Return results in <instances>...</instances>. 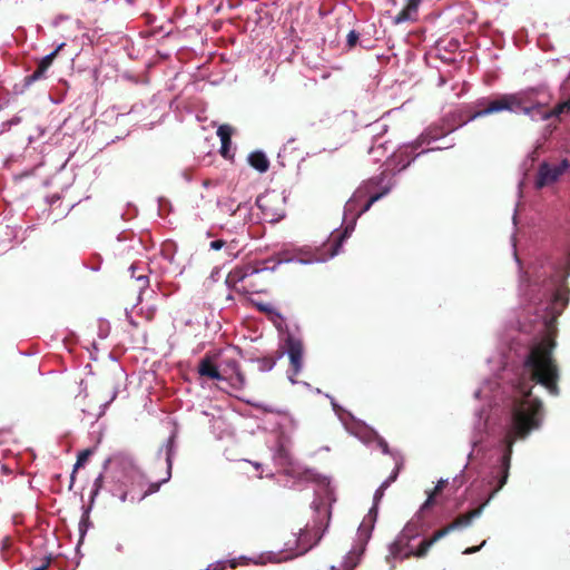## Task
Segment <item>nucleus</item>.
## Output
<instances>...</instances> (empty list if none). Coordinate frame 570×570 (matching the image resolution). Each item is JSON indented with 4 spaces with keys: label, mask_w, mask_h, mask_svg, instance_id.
<instances>
[{
    "label": "nucleus",
    "mask_w": 570,
    "mask_h": 570,
    "mask_svg": "<svg viewBox=\"0 0 570 570\" xmlns=\"http://www.w3.org/2000/svg\"><path fill=\"white\" fill-rule=\"evenodd\" d=\"M225 245H226V243L223 239H215V240L210 242L209 248L213 249V250H219Z\"/></svg>",
    "instance_id": "f704fd0d"
},
{
    "label": "nucleus",
    "mask_w": 570,
    "mask_h": 570,
    "mask_svg": "<svg viewBox=\"0 0 570 570\" xmlns=\"http://www.w3.org/2000/svg\"><path fill=\"white\" fill-rule=\"evenodd\" d=\"M330 570H338L335 566H331Z\"/></svg>",
    "instance_id": "603ef678"
},
{
    "label": "nucleus",
    "mask_w": 570,
    "mask_h": 570,
    "mask_svg": "<svg viewBox=\"0 0 570 570\" xmlns=\"http://www.w3.org/2000/svg\"><path fill=\"white\" fill-rule=\"evenodd\" d=\"M273 460L276 465L284 470H287L289 466L293 465L291 441L286 436H278L276 445L273 449Z\"/></svg>",
    "instance_id": "ddd939ff"
},
{
    "label": "nucleus",
    "mask_w": 570,
    "mask_h": 570,
    "mask_svg": "<svg viewBox=\"0 0 570 570\" xmlns=\"http://www.w3.org/2000/svg\"><path fill=\"white\" fill-rule=\"evenodd\" d=\"M218 205L220 206V209L225 213H228L229 215H235L237 210L240 209L242 205L238 204L236 208H234V205L233 203H229V202H225V203H218Z\"/></svg>",
    "instance_id": "c756f323"
},
{
    "label": "nucleus",
    "mask_w": 570,
    "mask_h": 570,
    "mask_svg": "<svg viewBox=\"0 0 570 570\" xmlns=\"http://www.w3.org/2000/svg\"><path fill=\"white\" fill-rule=\"evenodd\" d=\"M433 500L434 497H432V494H429L425 502L421 505L420 511L416 512L414 517L404 525L403 530L397 535V538L392 543H390L386 562L390 563L391 569L395 568L393 560H403L411 556L417 557L415 552L420 549V547L414 550L411 548L410 542L411 540L416 539L420 535V531L423 525L422 512L433 503Z\"/></svg>",
    "instance_id": "0eeeda50"
},
{
    "label": "nucleus",
    "mask_w": 570,
    "mask_h": 570,
    "mask_svg": "<svg viewBox=\"0 0 570 570\" xmlns=\"http://www.w3.org/2000/svg\"><path fill=\"white\" fill-rule=\"evenodd\" d=\"M487 543V541L484 540L480 546L478 547H471V548H466L464 551H463V554H472L474 552H478L482 547H484Z\"/></svg>",
    "instance_id": "c9c22d12"
},
{
    "label": "nucleus",
    "mask_w": 570,
    "mask_h": 570,
    "mask_svg": "<svg viewBox=\"0 0 570 570\" xmlns=\"http://www.w3.org/2000/svg\"><path fill=\"white\" fill-rule=\"evenodd\" d=\"M258 272L259 269L249 265L234 267L226 277V284L228 287H235L238 283Z\"/></svg>",
    "instance_id": "a211bd4d"
},
{
    "label": "nucleus",
    "mask_w": 570,
    "mask_h": 570,
    "mask_svg": "<svg viewBox=\"0 0 570 570\" xmlns=\"http://www.w3.org/2000/svg\"><path fill=\"white\" fill-rule=\"evenodd\" d=\"M321 484L325 488L326 495H330L332 493V490L330 488V479L324 476L321 481Z\"/></svg>",
    "instance_id": "4c0bfd02"
},
{
    "label": "nucleus",
    "mask_w": 570,
    "mask_h": 570,
    "mask_svg": "<svg viewBox=\"0 0 570 570\" xmlns=\"http://www.w3.org/2000/svg\"><path fill=\"white\" fill-rule=\"evenodd\" d=\"M104 472L107 480L112 483L109 492L118 497L121 502L128 501L135 487L141 488L146 478L136 465L131 455L127 453H115L104 462Z\"/></svg>",
    "instance_id": "20e7f679"
},
{
    "label": "nucleus",
    "mask_w": 570,
    "mask_h": 570,
    "mask_svg": "<svg viewBox=\"0 0 570 570\" xmlns=\"http://www.w3.org/2000/svg\"><path fill=\"white\" fill-rule=\"evenodd\" d=\"M332 405L335 413L338 415V417L345 425L346 430L351 434H354L365 444H371L372 442H375L377 446L382 450L383 454H390L395 460V468L387 478L391 479L392 481H395L402 465L400 453L396 451H391L387 442L383 438H381L370 426L365 425L362 422L355 421L354 417L350 413H346L343 409H341L334 400H332Z\"/></svg>",
    "instance_id": "423d86ee"
},
{
    "label": "nucleus",
    "mask_w": 570,
    "mask_h": 570,
    "mask_svg": "<svg viewBox=\"0 0 570 570\" xmlns=\"http://www.w3.org/2000/svg\"><path fill=\"white\" fill-rule=\"evenodd\" d=\"M265 202H266V196H263V195L258 196L257 199H256V205H257L258 208L262 209L264 218L265 219H269L271 222L278 220L279 217H274L273 214H269L268 208H267Z\"/></svg>",
    "instance_id": "bb28decb"
},
{
    "label": "nucleus",
    "mask_w": 570,
    "mask_h": 570,
    "mask_svg": "<svg viewBox=\"0 0 570 570\" xmlns=\"http://www.w3.org/2000/svg\"><path fill=\"white\" fill-rule=\"evenodd\" d=\"M117 396V390L115 389L114 392H112V395L110 397V400L108 402H106L105 406H107L108 404H110Z\"/></svg>",
    "instance_id": "a18cd8bd"
},
{
    "label": "nucleus",
    "mask_w": 570,
    "mask_h": 570,
    "mask_svg": "<svg viewBox=\"0 0 570 570\" xmlns=\"http://www.w3.org/2000/svg\"><path fill=\"white\" fill-rule=\"evenodd\" d=\"M521 299L527 304L528 313L533 312L534 317L530 323L534 336L528 340L520 335L511 341L508 350L497 361L489 358V363L497 362L501 364V368L474 392L475 399L488 402L489 412L482 407L474 413L469 459L490 434L499 435L503 445L498 464L487 478V484L492 490L479 508L435 531L430 539L423 540L415 552L417 558L426 556L435 542L452 531L471 525L504 487L509 478L513 443L518 438H525L532 430L539 429L543 420L542 403L533 389L539 385L549 394L559 395V371L552 358L556 346L552 334L556 331V321L567 307L569 298Z\"/></svg>",
    "instance_id": "f257e3e1"
},
{
    "label": "nucleus",
    "mask_w": 570,
    "mask_h": 570,
    "mask_svg": "<svg viewBox=\"0 0 570 570\" xmlns=\"http://www.w3.org/2000/svg\"><path fill=\"white\" fill-rule=\"evenodd\" d=\"M515 220H517V210H514V214H513V223L515 224Z\"/></svg>",
    "instance_id": "8fccbe9b"
},
{
    "label": "nucleus",
    "mask_w": 570,
    "mask_h": 570,
    "mask_svg": "<svg viewBox=\"0 0 570 570\" xmlns=\"http://www.w3.org/2000/svg\"><path fill=\"white\" fill-rule=\"evenodd\" d=\"M268 561H278V559H276V556L275 554H271L268 557Z\"/></svg>",
    "instance_id": "09e8293b"
},
{
    "label": "nucleus",
    "mask_w": 570,
    "mask_h": 570,
    "mask_svg": "<svg viewBox=\"0 0 570 570\" xmlns=\"http://www.w3.org/2000/svg\"><path fill=\"white\" fill-rule=\"evenodd\" d=\"M176 454H177L176 433L173 432L169 435V438L165 441V443L157 451V459L158 460L164 459V461L166 463V468H167L166 478H164L159 482L149 483L148 489L139 495H136L132 491L128 500L139 502V501L144 500L147 495L157 492L163 483H166L167 481H169V479L171 478L173 460Z\"/></svg>",
    "instance_id": "1a4fd4ad"
},
{
    "label": "nucleus",
    "mask_w": 570,
    "mask_h": 570,
    "mask_svg": "<svg viewBox=\"0 0 570 570\" xmlns=\"http://www.w3.org/2000/svg\"><path fill=\"white\" fill-rule=\"evenodd\" d=\"M394 174H390L383 171L380 176L372 177L367 181H365L361 187H358L352 197L346 202L344 206V228L331 244V253L327 258H316V259H303V258H293V257H284L279 259L281 263H292L297 262L303 265H308L313 263H322L326 262L328 258H333L340 254L343 243L351 236L353 233L357 218L366 213L371 206L381 199L383 196L390 193L392 189Z\"/></svg>",
    "instance_id": "f03ea898"
},
{
    "label": "nucleus",
    "mask_w": 570,
    "mask_h": 570,
    "mask_svg": "<svg viewBox=\"0 0 570 570\" xmlns=\"http://www.w3.org/2000/svg\"><path fill=\"white\" fill-rule=\"evenodd\" d=\"M453 483L455 485H458V487L462 485V483H463V471L459 475L454 476Z\"/></svg>",
    "instance_id": "79ce46f5"
},
{
    "label": "nucleus",
    "mask_w": 570,
    "mask_h": 570,
    "mask_svg": "<svg viewBox=\"0 0 570 570\" xmlns=\"http://www.w3.org/2000/svg\"><path fill=\"white\" fill-rule=\"evenodd\" d=\"M385 490H382L380 487L376 489L374 497H373V507L370 509L367 515L363 519L362 523L358 527V534L360 538L363 540V546L361 548V551L363 550L364 546L367 544L368 540L371 539L372 531L374 529V524L377 518V505L380 501L382 500L384 495Z\"/></svg>",
    "instance_id": "f8f14e48"
},
{
    "label": "nucleus",
    "mask_w": 570,
    "mask_h": 570,
    "mask_svg": "<svg viewBox=\"0 0 570 570\" xmlns=\"http://www.w3.org/2000/svg\"><path fill=\"white\" fill-rule=\"evenodd\" d=\"M219 368L227 370L225 381H228L233 386L243 387L246 383L244 374L239 370V365L234 358L223 360L219 364Z\"/></svg>",
    "instance_id": "dca6fc26"
},
{
    "label": "nucleus",
    "mask_w": 570,
    "mask_h": 570,
    "mask_svg": "<svg viewBox=\"0 0 570 570\" xmlns=\"http://www.w3.org/2000/svg\"><path fill=\"white\" fill-rule=\"evenodd\" d=\"M104 479H105V475H102V473H99V475L94 481L92 490L90 493V505L83 509V512H82V515H81V519L79 522V533H80L81 538L85 537V534L87 533L88 528L90 525L89 513L91 510V505L95 501V498L98 495L100 489L102 488Z\"/></svg>",
    "instance_id": "2eb2a0df"
},
{
    "label": "nucleus",
    "mask_w": 570,
    "mask_h": 570,
    "mask_svg": "<svg viewBox=\"0 0 570 570\" xmlns=\"http://www.w3.org/2000/svg\"><path fill=\"white\" fill-rule=\"evenodd\" d=\"M566 110H570V100L558 104L552 109H548L550 118H559Z\"/></svg>",
    "instance_id": "cd10ccee"
},
{
    "label": "nucleus",
    "mask_w": 570,
    "mask_h": 570,
    "mask_svg": "<svg viewBox=\"0 0 570 570\" xmlns=\"http://www.w3.org/2000/svg\"><path fill=\"white\" fill-rule=\"evenodd\" d=\"M92 451L89 450V449H86V450H82L78 453L77 455V460H79L80 462H82L83 464H86V462L88 461L89 456L91 455Z\"/></svg>",
    "instance_id": "72a5a7b5"
},
{
    "label": "nucleus",
    "mask_w": 570,
    "mask_h": 570,
    "mask_svg": "<svg viewBox=\"0 0 570 570\" xmlns=\"http://www.w3.org/2000/svg\"><path fill=\"white\" fill-rule=\"evenodd\" d=\"M570 168V161L567 158L558 163L542 161L537 171L534 186L542 189L557 183L560 177Z\"/></svg>",
    "instance_id": "9d476101"
},
{
    "label": "nucleus",
    "mask_w": 570,
    "mask_h": 570,
    "mask_svg": "<svg viewBox=\"0 0 570 570\" xmlns=\"http://www.w3.org/2000/svg\"><path fill=\"white\" fill-rule=\"evenodd\" d=\"M184 175H185L186 180H188V181H189V180H190V177H188L186 174H184Z\"/></svg>",
    "instance_id": "864d4df0"
},
{
    "label": "nucleus",
    "mask_w": 570,
    "mask_h": 570,
    "mask_svg": "<svg viewBox=\"0 0 570 570\" xmlns=\"http://www.w3.org/2000/svg\"><path fill=\"white\" fill-rule=\"evenodd\" d=\"M115 549H116V551H118V552H122V551H124V546H122V543L118 542V543L115 546Z\"/></svg>",
    "instance_id": "49530a36"
},
{
    "label": "nucleus",
    "mask_w": 570,
    "mask_h": 570,
    "mask_svg": "<svg viewBox=\"0 0 570 570\" xmlns=\"http://www.w3.org/2000/svg\"><path fill=\"white\" fill-rule=\"evenodd\" d=\"M11 127H8V125H6V121H3L1 125H0V134H3L8 130H10Z\"/></svg>",
    "instance_id": "c03bdc74"
},
{
    "label": "nucleus",
    "mask_w": 570,
    "mask_h": 570,
    "mask_svg": "<svg viewBox=\"0 0 570 570\" xmlns=\"http://www.w3.org/2000/svg\"><path fill=\"white\" fill-rule=\"evenodd\" d=\"M265 563V561H255V564Z\"/></svg>",
    "instance_id": "5fc2aeb1"
},
{
    "label": "nucleus",
    "mask_w": 570,
    "mask_h": 570,
    "mask_svg": "<svg viewBox=\"0 0 570 570\" xmlns=\"http://www.w3.org/2000/svg\"><path fill=\"white\" fill-rule=\"evenodd\" d=\"M60 199V196L58 194H53L49 197H47V202L49 205L56 204Z\"/></svg>",
    "instance_id": "a19ab883"
},
{
    "label": "nucleus",
    "mask_w": 570,
    "mask_h": 570,
    "mask_svg": "<svg viewBox=\"0 0 570 570\" xmlns=\"http://www.w3.org/2000/svg\"><path fill=\"white\" fill-rule=\"evenodd\" d=\"M257 308L268 314L277 327H279L281 323L284 321L283 315L268 303H258Z\"/></svg>",
    "instance_id": "b1692460"
},
{
    "label": "nucleus",
    "mask_w": 570,
    "mask_h": 570,
    "mask_svg": "<svg viewBox=\"0 0 570 570\" xmlns=\"http://www.w3.org/2000/svg\"><path fill=\"white\" fill-rule=\"evenodd\" d=\"M446 483H448V479H445V480H444V479H441V480L438 482V484L435 485V488H434V492H433V493H431V494H432V497L434 495V493L440 492Z\"/></svg>",
    "instance_id": "ea45409f"
},
{
    "label": "nucleus",
    "mask_w": 570,
    "mask_h": 570,
    "mask_svg": "<svg viewBox=\"0 0 570 570\" xmlns=\"http://www.w3.org/2000/svg\"><path fill=\"white\" fill-rule=\"evenodd\" d=\"M390 151V148L387 147V141L382 140V138H375L373 141V145L368 149V154L374 156V160L379 161L380 158L376 155H385Z\"/></svg>",
    "instance_id": "393cba45"
},
{
    "label": "nucleus",
    "mask_w": 570,
    "mask_h": 570,
    "mask_svg": "<svg viewBox=\"0 0 570 570\" xmlns=\"http://www.w3.org/2000/svg\"><path fill=\"white\" fill-rule=\"evenodd\" d=\"M259 407L265 412H276L272 406L269 405H259ZM277 413H282L281 411H277Z\"/></svg>",
    "instance_id": "37998d69"
},
{
    "label": "nucleus",
    "mask_w": 570,
    "mask_h": 570,
    "mask_svg": "<svg viewBox=\"0 0 570 570\" xmlns=\"http://www.w3.org/2000/svg\"><path fill=\"white\" fill-rule=\"evenodd\" d=\"M550 101L551 95L546 87H529L518 92L500 95L494 99L484 98L479 100L476 104L479 109L472 114L471 119L501 111L520 114L528 106L549 105Z\"/></svg>",
    "instance_id": "7ed1b4c3"
},
{
    "label": "nucleus",
    "mask_w": 570,
    "mask_h": 570,
    "mask_svg": "<svg viewBox=\"0 0 570 570\" xmlns=\"http://www.w3.org/2000/svg\"><path fill=\"white\" fill-rule=\"evenodd\" d=\"M247 159L248 164L261 174L266 173L269 168V160L261 150L250 153Z\"/></svg>",
    "instance_id": "412c9836"
},
{
    "label": "nucleus",
    "mask_w": 570,
    "mask_h": 570,
    "mask_svg": "<svg viewBox=\"0 0 570 570\" xmlns=\"http://www.w3.org/2000/svg\"><path fill=\"white\" fill-rule=\"evenodd\" d=\"M278 360L279 358H277V356L276 357L264 356V357L255 358V362L258 363V370L261 372H269L275 367ZM252 361L254 362V358Z\"/></svg>",
    "instance_id": "a878e982"
},
{
    "label": "nucleus",
    "mask_w": 570,
    "mask_h": 570,
    "mask_svg": "<svg viewBox=\"0 0 570 570\" xmlns=\"http://www.w3.org/2000/svg\"><path fill=\"white\" fill-rule=\"evenodd\" d=\"M452 130L453 129L443 128L438 125L428 127L416 140L400 146L397 151H391L387 156L389 166H391L392 169H396V171H401L423 154L453 147V141L432 146L440 140H443Z\"/></svg>",
    "instance_id": "39448f33"
},
{
    "label": "nucleus",
    "mask_w": 570,
    "mask_h": 570,
    "mask_svg": "<svg viewBox=\"0 0 570 570\" xmlns=\"http://www.w3.org/2000/svg\"><path fill=\"white\" fill-rule=\"evenodd\" d=\"M421 0H407L406 6L393 17L394 24H401L407 21L416 20Z\"/></svg>",
    "instance_id": "aec40b11"
},
{
    "label": "nucleus",
    "mask_w": 570,
    "mask_h": 570,
    "mask_svg": "<svg viewBox=\"0 0 570 570\" xmlns=\"http://www.w3.org/2000/svg\"><path fill=\"white\" fill-rule=\"evenodd\" d=\"M548 106L549 105L528 106L521 114L527 115L533 121H544L550 119V114H548L547 109Z\"/></svg>",
    "instance_id": "4be33fe9"
},
{
    "label": "nucleus",
    "mask_w": 570,
    "mask_h": 570,
    "mask_svg": "<svg viewBox=\"0 0 570 570\" xmlns=\"http://www.w3.org/2000/svg\"><path fill=\"white\" fill-rule=\"evenodd\" d=\"M230 145H232V140H228V141L222 140L220 141V154L223 157H225V158L230 157V154H229Z\"/></svg>",
    "instance_id": "473e14b6"
},
{
    "label": "nucleus",
    "mask_w": 570,
    "mask_h": 570,
    "mask_svg": "<svg viewBox=\"0 0 570 570\" xmlns=\"http://www.w3.org/2000/svg\"><path fill=\"white\" fill-rule=\"evenodd\" d=\"M389 487H390V484H389L385 480H384V481L381 483V485H380V488H381L382 490H386Z\"/></svg>",
    "instance_id": "de8ad7c7"
},
{
    "label": "nucleus",
    "mask_w": 570,
    "mask_h": 570,
    "mask_svg": "<svg viewBox=\"0 0 570 570\" xmlns=\"http://www.w3.org/2000/svg\"><path fill=\"white\" fill-rule=\"evenodd\" d=\"M65 46V43H60L53 51H51L50 53L46 55L41 60L40 62L38 63V67L37 69L31 73V75H28L26 78H24V86L29 87L31 86L33 82L40 80V79H43L46 77V73H47V70L49 69V67L51 66L55 57L57 56V53L59 52V50Z\"/></svg>",
    "instance_id": "4468645a"
},
{
    "label": "nucleus",
    "mask_w": 570,
    "mask_h": 570,
    "mask_svg": "<svg viewBox=\"0 0 570 570\" xmlns=\"http://www.w3.org/2000/svg\"><path fill=\"white\" fill-rule=\"evenodd\" d=\"M198 373L202 376H207L216 381H225L227 379V370H220L219 366L213 364L209 357H204L198 364Z\"/></svg>",
    "instance_id": "f3484780"
},
{
    "label": "nucleus",
    "mask_w": 570,
    "mask_h": 570,
    "mask_svg": "<svg viewBox=\"0 0 570 570\" xmlns=\"http://www.w3.org/2000/svg\"><path fill=\"white\" fill-rule=\"evenodd\" d=\"M21 120L22 119L20 116H14L10 120H7L6 125H8V127L17 126L21 122Z\"/></svg>",
    "instance_id": "58836bf2"
},
{
    "label": "nucleus",
    "mask_w": 570,
    "mask_h": 570,
    "mask_svg": "<svg viewBox=\"0 0 570 570\" xmlns=\"http://www.w3.org/2000/svg\"><path fill=\"white\" fill-rule=\"evenodd\" d=\"M139 269H142V266H140V265H138V264L134 263V264H131V265L129 266V269H128V271H129V273H130V276H131L132 278H135V279L140 284L139 289H140V292H141L142 289H146V288L148 287V285H149V278H148V276H147L146 274H144V273L138 274V271H139Z\"/></svg>",
    "instance_id": "5701e85b"
},
{
    "label": "nucleus",
    "mask_w": 570,
    "mask_h": 570,
    "mask_svg": "<svg viewBox=\"0 0 570 570\" xmlns=\"http://www.w3.org/2000/svg\"><path fill=\"white\" fill-rule=\"evenodd\" d=\"M360 35L356 30H351L346 37V45L348 48L354 47L358 41Z\"/></svg>",
    "instance_id": "7c9ffc66"
},
{
    "label": "nucleus",
    "mask_w": 570,
    "mask_h": 570,
    "mask_svg": "<svg viewBox=\"0 0 570 570\" xmlns=\"http://www.w3.org/2000/svg\"><path fill=\"white\" fill-rule=\"evenodd\" d=\"M283 351L277 355L282 358L287 355L291 363V368L287 371V379L292 384L299 383L295 376L298 375L303 368V342L302 338L291 332H286L283 337Z\"/></svg>",
    "instance_id": "6e6552de"
},
{
    "label": "nucleus",
    "mask_w": 570,
    "mask_h": 570,
    "mask_svg": "<svg viewBox=\"0 0 570 570\" xmlns=\"http://www.w3.org/2000/svg\"><path fill=\"white\" fill-rule=\"evenodd\" d=\"M233 135V127L229 125H220L217 129V136L219 137L220 141L225 140H232Z\"/></svg>",
    "instance_id": "c85d7f7f"
},
{
    "label": "nucleus",
    "mask_w": 570,
    "mask_h": 570,
    "mask_svg": "<svg viewBox=\"0 0 570 570\" xmlns=\"http://www.w3.org/2000/svg\"><path fill=\"white\" fill-rule=\"evenodd\" d=\"M83 465H85V464H83L82 462H80L79 460H77V461H76V463H75V465H73V471H72L71 476H70V479H71L70 488L72 487V484H73V482H75V474H76V471H77L79 468L83 466Z\"/></svg>",
    "instance_id": "e433bc0d"
},
{
    "label": "nucleus",
    "mask_w": 570,
    "mask_h": 570,
    "mask_svg": "<svg viewBox=\"0 0 570 570\" xmlns=\"http://www.w3.org/2000/svg\"><path fill=\"white\" fill-rule=\"evenodd\" d=\"M385 481L391 485L394 481H392L391 479H385Z\"/></svg>",
    "instance_id": "3c124183"
},
{
    "label": "nucleus",
    "mask_w": 570,
    "mask_h": 570,
    "mask_svg": "<svg viewBox=\"0 0 570 570\" xmlns=\"http://www.w3.org/2000/svg\"><path fill=\"white\" fill-rule=\"evenodd\" d=\"M312 509L317 513L320 514L321 513V509L323 510L324 512V515H330V511H327L324 507V503L323 502H320L317 499H315L313 502H312Z\"/></svg>",
    "instance_id": "2f4dec72"
},
{
    "label": "nucleus",
    "mask_w": 570,
    "mask_h": 570,
    "mask_svg": "<svg viewBox=\"0 0 570 570\" xmlns=\"http://www.w3.org/2000/svg\"><path fill=\"white\" fill-rule=\"evenodd\" d=\"M322 527V521H314L312 528L306 525L305 529L299 530V534L296 540L298 550L296 554H304L318 543L324 533Z\"/></svg>",
    "instance_id": "9b49d317"
},
{
    "label": "nucleus",
    "mask_w": 570,
    "mask_h": 570,
    "mask_svg": "<svg viewBox=\"0 0 570 570\" xmlns=\"http://www.w3.org/2000/svg\"><path fill=\"white\" fill-rule=\"evenodd\" d=\"M362 546L363 540L360 538V534L357 533L356 543L343 558L342 567L344 570H354V568L358 564L361 557L365 551V548H363V550L361 551ZM364 547H366V544Z\"/></svg>",
    "instance_id": "6ab92c4d"
}]
</instances>
